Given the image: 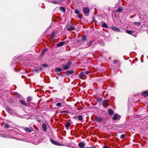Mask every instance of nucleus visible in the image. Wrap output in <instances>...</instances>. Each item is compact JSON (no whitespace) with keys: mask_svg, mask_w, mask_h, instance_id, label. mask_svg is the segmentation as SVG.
I'll use <instances>...</instances> for the list:
<instances>
[{"mask_svg":"<svg viewBox=\"0 0 148 148\" xmlns=\"http://www.w3.org/2000/svg\"><path fill=\"white\" fill-rule=\"evenodd\" d=\"M66 29L69 31L74 30L75 29V27L73 26L71 22L68 23L66 26Z\"/></svg>","mask_w":148,"mask_h":148,"instance_id":"f257e3e1","label":"nucleus"},{"mask_svg":"<svg viewBox=\"0 0 148 148\" xmlns=\"http://www.w3.org/2000/svg\"><path fill=\"white\" fill-rule=\"evenodd\" d=\"M71 64V62L69 61L66 63L65 65H64L63 66V69L66 70L69 69Z\"/></svg>","mask_w":148,"mask_h":148,"instance_id":"f03ea898","label":"nucleus"},{"mask_svg":"<svg viewBox=\"0 0 148 148\" xmlns=\"http://www.w3.org/2000/svg\"><path fill=\"white\" fill-rule=\"evenodd\" d=\"M83 12L85 15H87L89 12V8L87 7H85L83 9Z\"/></svg>","mask_w":148,"mask_h":148,"instance_id":"7ed1b4c3","label":"nucleus"},{"mask_svg":"<svg viewBox=\"0 0 148 148\" xmlns=\"http://www.w3.org/2000/svg\"><path fill=\"white\" fill-rule=\"evenodd\" d=\"M96 121L97 122L99 123L103 122L104 121L103 119L99 117H96Z\"/></svg>","mask_w":148,"mask_h":148,"instance_id":"20e7f679","label":"nucleus"},{"mask_svg":"<svg viewBox=\"0 0 148 148\" xmlns=\"http://www.w3.org/2000/svg\"><path fill=\"white\" fill-rule=\"evenodd\" d=\"M120 116L118 114H116L113 117V119L114 120H119L120 119Z\"/></svg>","mask_w":148,"mask_h":148,"instance_id":"39448f33","label":"nucleus"},{"mask_svg":"<svg viewBox=\"0 0 148 148\" xmlns=\"http://www.w3.org/2000/svg\"><path fill=\"white\" fill-rule=\"evenodd\" d=\"M108 100H104L102 103L103 106L105 108L107 107L108 106Z\"/></svg>","mask_w":148,"mask_h":148,"instance_id":"423d86ee","label":"nucleus"},{"mask_svg":"<svg viewBox=\"0 0 148 148\" xmlns=\"http://www.w3.org/2000/svg\"><path fill=\"white\" fill-rule=\"evenodd\" d=\"M50 141L53 144L57 145H61L58 143L53 140L52 138H50Z\"/></svg>","mask_w":148,"mask_h":148,"instance_id":"0eeeda50","label":"nucleus"},{"mask_svg":"<svg viewBox=\"0 0 148 148\" xmlns=\"http://www.w3.org/2000/svg\"><path fill=\"white\" fill-rule=\"evenodd\" d=\"M19 102L23 106H27V104L23 100L20 99L19 100Z\"/></svg>","mask_w":148,"mask_h":148,"instance_id":"6e6552de","label":"nucleus"},{"mask_svg":"<svg viewBox=\"0 0 148 148\" xmlns=\"http://www.w3.org/2000/svg\"><path fill=\"white\" fill-rule=\"evenodd\" d=\"M111 29L112 30L115 31L119 32L120 31V29L116 27H111Z\"/></svg>","mask_w":148,"mask_h":148,"instance_id":"1a4fd4ad","label":"nucleus"},{"mask_svg":"<svg viewBox=\"0 0 148 148\" xmlns=\"http://www.w3.org/2000/svg\"><path fill=\"white\" fill-rule=\"evenodd\" d=\"M78 146L80 148H83L85 146V143L83 142H81L78 144Z\"/></svg>","mask_w":148,"mask_h":148,"instance_id":"9d476101","label":"nucleus"},{"mask_svg":"<svg viewBox=\"0 0 148 148\" xmlns=\"http://www.w3.org/2000/svg\"><path fill=\"white\" fill-rule=\"evenodd\" d=\"M95 42V41H91L89 43H87V46L86 47L91 46L92 45L95 44L94 43Z\"/></svg>","mask_w":148,"mask_h":148,"instance_id":"9b49d317","label":"nucleus"},{"mask_svg":"<svg viewBox=\"0 0 148 148\" xmlns=\"http://www.w3.org/2000/svg\"><path fill=\"white\" fill-rule=\"evenodd\" d=\"M24 129L26 132H30L32 131V129L31 128L26 127Z\"/></svg>","mask_w":148,"mask_h":148,"instance_id":"f8f14e48","label":"nucleus"},{"mask_svg":"<svg viewBox=\"0 0 148 148\" xmlns=\"http://www.w3.org/2000/svg\"><path fill=\"white\" fill-rule=\"evenodd\" d=\"M64 42H60L57 44V46L58 47H61L63 46L64 45Z\"/></svg>","mask_w":148,"mask_h":148,"instance_id":"ddd939ff","label":"nucleus"},{"mask_svg":"<svg viewBox=\"0 0 148 148\" xmlns=\"http://www.w3.org/2000/svg\"><path fill=\"white\" fill-rule=\"evenodd\" d=\"M74 73V71L73 70L68 71L66 73V75H69L73 73Z\"/></svg>","mask_w":148,"mask_h":148,"instance_id":"4468645a","label":"nucleus"},{"mask_svg":"<svg viewBox=\"0 0 148 148\" xmlns=\"http://www.w3.org/2000/svg\"><path fill=\"white\" fill-rule=\"evenodd\" d=\"M42 127L44 131H46L47 130V127L46 124L43 123L42 125Z\"/></svg>","mask_w":148,"mask_h":148,"instance_id":"2eb2a0df","label":"nucleus"},{"mask_svg":"<svg viewBox=\"0 0 148 148\" xmlns=\"http://www.w3.org/2000/svg\"><path fill=\"white\" fill-rule=\"evenodd\" d=\"M60 101H61V103L60 102H58L56 104V106H57L61 107V103H62L63 101L61 99V100Z\"/></svg>","mask_w":148,"mask_h":148,"instance_id":"dca6fc26","label":"nucleus"},{"mask_svg":"<svg viewBox=\"0 0 148 148\" xmlns=\"http://www.w3.org/2000/svg\"><path fill=\"white\" fill-rule=\"evenodd\" d=\"M55 70L56 72H60L64 70L63 69H61L59 68H57L55 69Z\"/></svg>","mask_w":148,"mask_h":148,"instance_id":"f3484780","label":"nucleus"},{"mask_svg":"<svg viewBox=\"0 0 148 148\" xmlns=\"http://www.w3.org/2000/svg\"><path fill=\"white\" fill-rule=\"evenodd\" d=\"M109 114L110 115H112L114 113V111L111 109H110L108 110Z\"/></svg>","mask_w":148,"mask_h":148,"instance_id":"a211bd4d","label":"nucleus"},{"mask_svg":"<svg viewBox=\"0 0 148 148\" xmlns=\"http://www.w3.org/2000/svg\"><path fill=\"white\" fill-rule=\"evenodd\" d=\"M71 125V123L69 122H67L65 125V127L66 129H68Z\"/></svg>","mask_w":148,"mask_h":148,"instance_id":"6ab92c4d","label":"nucleus"},{"mask_svg":"<svg viewBox=\"0 0 148 148\" xmlns=\"http://www.w3.org/2000/svg\"><path fill=\"white\" fill-rule=\"evenodd\" d=\"M86 36L85 35H84L82 36V41L83 42H84L86 40Z\"/></svg>","mask_w":148,"mask_h":148,"instance_id":"aec40b11","label":"nucleus"},{"mask_svg":"<svg viewBox=\"0 0 148 148\" xmlns=\"http://www.w3.org/2000/svg\"><path fill=\"white\" fill-rule=\"evenodd\" d=\"M142 95L144 97H146L148 95V92L147 91H144L143 92Z\"/></svg>","mask_w":148,"mask_h":148,"instance_id":"412c9836","label":"nucleus"},{"mask_svg":"<svg viewBox=\"0 0 148 148\" xmlns=\"http://www.w3.org/2000/svg\"><path fill=\"white\" fill-rule=\"evenodd\" d=\"M60 9L61 11L65 13V12L66 9L64 8L60 7Z\"/></svg>","mask_w":148,"mask_h":148,"instance_id":"4be33fe9","label":"nucleus"},{"mask_svg":"<svg viewBox=\"0 0 148 148\" xmlns=\"http://www.w3.org/2000/svg\"><path fill=\"white\" fill-rule=\"evenodd\" d=\"M123 8L122 7H120L116 11L117 12H119L123 10Z\"/></svg>","mask_w":148,"mask_h":148,"instance_id":"5701e85b","label":"nucleus"},{"mask_svg":"<svg viewBox=\"0 0 148 148\" xmlns=\"http://www.w3.org/2000/svg\"><path fill=\"white\" fill-rule=\"evenodd\" d=\"M84 73L83 72H81L79 74V77L82 79V77H84Z\"/></svg>","mask_w":148,"mask_h":148,"instance_id":"b1692460","label":"nucleus"},{"mask_svg":"<svg viewBox=\"0 0 148 148\" xmlns=\"http://www.w3.org/2000/svg\"><path fill=\"white\" fill-rule=\"evenodd\" d=\"M55 36V33L54 32H52L51 34V39H53L54 38V37Z\"/></svg>","mask_w":148,"mask_h":148,"instance_id":"393cba45","label":"nucleus"},{"mask_svg":"<svg viewBox=\"0 0 148 148\" xmlns=\"http://www.w3.org/2000/svg\"><path fill=\"white\" fill-rule=\"evenodd\" d=\"M126 32L127 34L131 35H132L133 33V31L128 30H126Z\"/></svg>","mask_w":148,"mask_h":148,"instance_id":"a878e982","label":"nucleus"},{"mask_svg":"<svg viewBox=\"0 0 148 148\" xmlns=\"http://www.w3.org/2000/svg\"><path fill=\"white\" fill-rule=\"evenodd\" d=\"M9 114H10L11 115L14 112L13 110L11 109H10V110L7 112Z\"/></svg>","mask_w":148,"mask_h":148,"instance_id":"bb28decb","label":"nucleus"},{"mask_svg":"<svg viewBox=\"0 0 148 148\" xmlns=\"http://www.w3.org/2000/svg\"><path fill=\"white\" fill-rule=\"evenodd\" d=\"M77 117L78 120H79L82 121L83 120L82 116L81 115H78L77 116Z\"/></svg>","mask_w":148,"mask_h":148,"instance_id":"cd10ccee","label":"nucleus"},{"mask_svg":"<svg viewBox=\"0 0 148 148\" xmlns=\"http://www.w3.org/2000/svg\"><path fill=\"white\" fill-rule=\"evenodd\" d=\"M134 24L138 26H140V23L139 22H135L134 23Z\"/></svg>","mask_w":148,"mask_h":148,"instance_id":"c85d7f7f","label":"nucleus"},{"mask_svg":"<svg viewBox=\"0 0 148 148\" xmlns=\"http://www.w3.org/2000/svg\"><path fill=\"white\" fill-rule=\"evenodd\" d=\"M102 26L105 28H108V25L106 23H104L103 24H102Z\"/></svg>","mask_w":148,"mask_h":148,"instance_id":"c756f323","label":"nucleus"},{"mask_svg":"<svg viewBox=\"0 0 148 148\" xmlns=\"http://www.w3.org/2000/svg\"><path fill=\"white\" fill-rule=\"evenodd\" d=\"M75 12L76 14H79V10L78 9H76L75 10Z\"/></svg>","mask_w":148,"mask_h":148,"instance_id":"7c9ffc66","label":"nucleus"},{"mask_svg":"<svg viewBox=\"0 0 148 148\" xmlns=\"http://www.w3.org/2000/svg\"><path fill=\"white\" fill-rule=\"evenodd\" d=\"M27 101L29 102L32 100V98L31 97H27Z\"/></svg>","mask_w":148,"mask_h":148,"instance_id":"2f4dec72","label":"nucleus"},{"mask_svg":"<svg viewBox=\"0 0 148 148\" xmlns=\"http://www.w3.org/2000/svg\"><path fill=\"white\" fill-rule=\"evenodd\" d=\"M4 127L5 128H8L9 127V125L8 123H6L5 126Z\"/></svg>","mask_w":148,"mask_h":148,"instance_id":"473e14b6","label":"nucleus"},{"mask_svg":"<svg viewBox=\"0 0 148 148\" xmlns=\"http://www.w3.org/2000/svg\"><path fill=\"white\" fill-rule=\"evenodd\" d=\"M125 137V135H124L123 134H122L121 135L120 137H121V138L123 139Z\"/></svg>","mask_w":148,"mask_h":148,"instance_id":"72a5a7b5","label":"nucleus"},{"mask_svg":"<svg viewBox=\"0 0 148 148\" xmlns=\"http://www.w3.org/2000/svg\"><path fill=\"white\" fill-rule=\"evenodd\" d=\"M10 109V108L9 107L7 106L6 108V110L7 112H8Z\"/></svg>","mask_w":148,"mask_h":148,"instance_id":"f704fd0d","label":"nucleus"},{"mask_svg":"<svg viewBox=\"0 0 148 148\" xmlns=\"http://www.w3.org/2000/svg\"><path fill=\"white\" fill-rule=\"evenodd\" d=\"M46 51V50L45 49L43 50L42 52V54H43L45 53Z\"/></svg>","mask_w":148,"mask_h":148,"instance_id":"c9c22d12","label":"nucleus"},{"mask_svg":"<svg viewBox=\"0 0 148 148\" xmlns=\"http://www.w3.org/2000/svg\"><path fill=\"white\" fill-rule=\"evenodd\" d=\"M132 35L135 37L137 36V34H135L134 33Z\"/></svg>","mask_w":148,"mask_h":148,"instance_id":"e433bc0d","label":"nucleus"},{"mask_svg":"<svg viewBox=\"0 0 148 148\" xmlns=\"http://www.w3.org/2000/svg\"><path fill=\"white\" fill-rule=\"evenodd\" d=\"M90 71H86L85 72V73L86 74H88L90 73Z\"/></svg>","mask_w":148,"mask_h":148,"instance_id":"4c0bfd02","label":"nucleus"},{"mask_svg":"<svg viewBox=\"0 0 148 148\" xmlns=\"http://www.w3.org/2000/svg\"><path fill=\"white\" fill-rule=\"evenodd\" d=\"M102 100V99L101 98H99L98 99V101H100Z\"/></svg>","mask_w":148,"mask_h":148,"instance_id":"58836bf2","label":"nucleus"},{"mask_svg":"<svg viewBox=\"0 0 148 148\" xmlns=\"http://www.w3.org/2000/svg\"><path fill=\"white\" fill-rule=\"evenodd\" d=\"M62 113H68V112L66 110H65L63 111H62L61 112Z\"/></svg>","mask_w":148,"mask_h":148,"instance_id":"ea45409f","label":"nucleus"},{"mask_svg":"<svg viewBox=\"0 0 148 148\" xmlns=\"http://www.w3.org/2000/svg\"><path fill=\"white\" fill-rule=\"evenodd\" d=\"M52 3L55 4H56L57 3V2L56 1H53Z\"/></svg>","mask_w":148,"mask_h":148,"instance_id":"a19ab883","label":"nucleus"},{"mask_svg":"<svg viewBox=\"0 0 148 148\" xmlns=\"http://www.w3.org/2000/svg\"><path fill=\"white\" fill-rule=\"evenodd\" d=\"M73 118L75 119H77V117L76 116H73Z\"/></svg>","mask_w":148,"mask_h":148,"instance_id":"79ce46f5","label":"nucleus"},{"mask_svg":"<svg viewBox=\"0 0 148 148\" xmlns=\"http://www.w3.org/2000/svg\"><path fill=\"white\" fill-rule=\"evenodd\" d=\"M103 148H109L106 146H104L103 147Z\"/></svg>","mask_w":148,"mask_h":148,"instance_id":"37998d69","label":"nucleus"},{"mask_svg":"<svg viewBox=\"0 0 148 148\" xmlns=\"http://www.w3.org/2000/svg\"><path fill=\"white\" fill-rule=\"evenodd\" d=\"M0 136H2V137H4V138H6V137L5 136H3V135H0Z\"/></svg>","mask_w":148,"mask_h":148,"instance_id":"c03bdc74","label":"nucleus"},{"mask_svg":"<svg viewBox=\"0 0 148 148\" xmlns=\"http://www.w3.org/2000/svg\"><path fill=\"white\" fill-rule=\"evenodd\" d=\"M43 66L44 67H47V65L46 64H44Z\"/></svg>","mask_w":148,"mask_h":148,"instance_id":"a18cd8bd","label":"nucleus"},{"mask_svg":"<svg viewBox=\"0 0 148 148\" xmlns=\"http://www.w3.org/2000/svg\"><path fill=\"white\" fill-rule=\"evenodd\" d=\"M117 62V60H115L114 61V64H115L116 62Z\"/></svg>","mask_w":148,"mask_h":148,"instance_id":"49530a36","label":"nucleus"},{"mask_svg":"<svg viewBox=\"0 0 148 148\" xmlns=\"http://www.w3.org/2000/svg\"><path fill=\"white\" fill-rule=\"evenodd\" d=\"M93 19L95 23H97V21H96L95 19H94V18H93Z\"/></svg>","mask_w":148,"mask_h":148,"instance_id":"de8ad7c7","label":"nucleus"},{"mask_svg":"<svg viewBox=\"0 0 148 148\" xmlns=\"http://www.w3.org/2000/svg\"><path fill=\"white\" fill-rule=\"evenodd\" d=\"M58 0V1H60L63 2L65 0Z\"/></svg>","mask_w":148,"mask_h":148,"instance_id":"09e8293b","label":"nucleus"},{"mask_svg":"<svg viewBox=\"0 0 148 148\" xmlns=\"http://www.w3.org/2000/svg\"><path fill=\"white\" fill-rule=\"evenodd\" d=\"M38 122H40L41 121L40 120H38Z\"/></svg>","mask_w":148,"mask_h":148,"instance_id":"8fccbe9b","label":"nucleus"},{"mask_svg":"<svg viewBox=\"0 0 148 148\" xmlns=\"http://www.w3.org/2000/svg\"><path fill=\"white\" fill-rule=\"evenodd\" d=\"M143 55H142V56H141V60L142 58V57H143Z\"/></svg>","mask_w":148,"mask_h":148,"instance_id":"3c124183","label":"nucleus"},{"mask_svg":"<svg viewBox=\"0 0 148 148\" xmlns=\"http://www.w3.org/2000/svg\"><path fill=\"white\" fill-rule=\"evenodd\" d=\"M79 18H81V16H79Z\"/></svg>","mask_w":148,"mask_h":148,"instance_id":"603ef678","label":"nucleus"},{"mask_svg":"<svg viewBox=\"0 0 148 148\" xmlns=\"http://www.w3.org/2000/svg\"><path fill=\"white\" fill-rule=\"evenodd\" d=\"M36 119H38V118L37 117H36Z\"/></svg>","mask_w":148,"mask_h":148,"instance_id":"864d4df0","label":"nucleus"},{"mask_svg":"<svg viewBox=\"0 0 148 148\" xmlns=\"http://www.w3.org/2000/svg\"><path fill=\"white\" fill-rule=\"evenodd\" d=\"M141 62H143V61H142V60H141Z\"/></svg>","mask_w":148,"mask_h":148,"instance_id":"5fc2aeb1","label":"nucleus"},{"mask_svg":"<svg viewBox=\"0 0 148 148\" xmlns=\"http://www.w3.org/2000/svg\"><path fill=\"white\" fill-rule=\"evenodd\" d=\"M58 74V75H59V74Z\"/></svg>","mask_w":148,"mask_h":148,"instance_id":"6e6d98bb","label":"nucleus"}]
</instances>
